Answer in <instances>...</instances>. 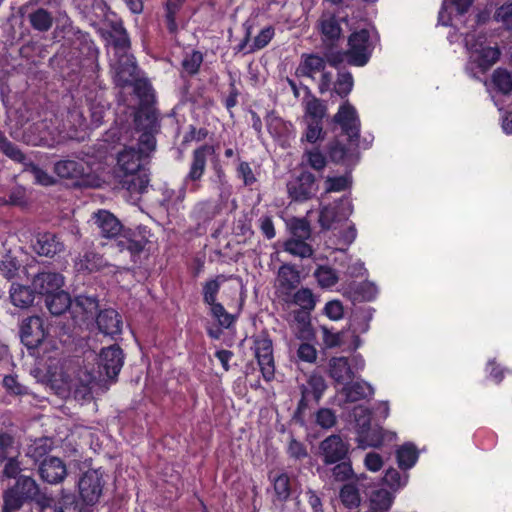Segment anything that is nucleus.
I'll list each match as a JSON object with an SVG mask.
<instances>
[{
	"label": "nucleus",
	"mask_w": 512,
	"mask_h": 512,
	"mask_svg": "<svg viewBox=\"0 0 512 512\" xmlns=\"http://www.w3.org/2000/svg\"><path fill=\"white\" fill-rule=\"evenodd\" d=\"M326 388L327 385L325 379L318 374L311 375L307 383L301 386V390L307 391L308 395H310L316 402L320 400Z\"/></svg>",
	"instance_id": "41"
},
{
	"label": "nucleus",
	"mask_w": 512,
	"mask_h": 512,
	"mask_svg": "<svg viewBox=\"0 0 512 512\" xmlns=\"http://www.w3.org/2000/svg\"><path fill=\"white\" fill-rule=\"evenodd\" d=\"M135 131L139 134L138 142L144 151L156 150V135L160 130L158 113L151 106H142L134 114Z\"/></svg>",
	"instance_id": "3"
},
{
	"label": "nucleus",
	"mask_w": 512,
	"mask_h": 512,
	"mask_svg": "<svg viewBox=\"0 0 512 512\" xmlns=\"http://www.w3.org/2000/svg\"><path fill=\"white\" fill-rule=\"evenodd\" d=\"M349 447V443L345 442L340 435L332 434L328 436L319 446L323 463L330 465L346 460L348 458Z\"/></svg>",
	"instance_id": "12"
},
{
	"label": "nucleus",
	"mask_w": 512,
	"mask_h": 512,
	"mask_svg": "<svg viewBox=\"0 0 512 512\" xmlns=\"http://www.w3.org/2000/svg\"><path fill=\"white\" fill-rule=\"evenodd\" d=\"M57 512H83L82 504L72 494L64 495L59 502Z\"/></svg>",
	"instance_id": "63"
},
{
	"label": "nucleus",
	"mask_w": 512,
	"mask_h": 512,
	"mask_svg": "<svg viewBox=\"0 0 512 512\" xmlns=\"http://www.w3.org/2000/svg\"><path fill=\"white\" fill-rule=\"evenodd\" d=\"M0 152L11 160L27 165V157L22 153L17 145L12 143L6 136L0 133Z\"/></svg>",
	"instance_id": "46"
},
{
	"label": "nucleus",
	"mask_w": 512,
	"mask_h": 512,
	"mask_svg": "<svg viewBox=\"0 0 512 512\" xmlns=\"http://www.w3.org/2000/svg\"><path fill=\"white\" fill-rule=\"evenodd\" d=\"M111 63L114 81L120 87L132 85L138 79V67L132 54H119Z\"/></svg>",
	"instance_id": "9"
},
{
	"label": "nucleus",
	"mask_w": 512,
	"mask_h": 512,
	"mask_svg": "<svg viewBox=\"0 0 512 512\" xmlns=\"http://www.w3.org/2000/svg\"><path fill=\"white\" fill-rule=\"evenodd\" d=\"M31 284L37 294L47 297L62 288L64 277L57 272H40L33 277Z\"/></svg>",
	"instance_id": "19"
},
{
	"label": "nucleus",
	"mask_w": 512,
	"mask_h": 512,
	"mask_svg": "<svg viewBox=\"0 0 512 512\" xmlns=\"http://www.w3.org/2000/svg\"><path fill=\"white\" fill-rule=\"evenodd\" d=\"M185 0H168L166 3V23L170 33L174 34L178 30L175 16L181 9Z\"/></svg>",
	"instance_id": "56"
},
{
	"label": "nucleus",
	"mask_w": 512,
	"mask_h": 512,
	"mask_svg": "<svg viewBox=\"0 0 512 512\" xmlns=\"http://www.w3.org/2000/svg\"><path fill=\"white\" fill-rule=\"evenodd\" d=\"M154 151H144L143 145L137 141V149L133 146L125 147L118 153L117 167L121 175L145 170L144 162Z\"/></svg>",
	"instance_id": "5"
},
{
	"label": "nucleus",
	"mask_w": 512,
	"mask_h": 512,
	"mask_svg": "<svg viewBox=\"0 0 512 512\" xmlns=\"http://www.w3.org/2000/svg\"><path fill=\"white\" fill-rule=\"evenodd\" d=\"M304 157L307 160L308 165L315 171H322L327 165L326 156L318 149L306 150Z\"/></svg>",
	"instance_id": "57"
},
{
	"label": "nucleus",
	"mask_w": 512,
	"mask_h": 512,
	"mask_svg": "<svg viewBox=\"0 0 512 512\" xmlns=\"http://www.w3.org/2000/svg\"><path fill=\"white\" fill-rule=\"evenodd\" d=\"M306 125V130L301 137V141L314 144L319 140H323L325 133L323 131V122L303 121Z\"/></svg>",
	"instance_id": "51"
},
{
	"label": "nucleus",
	"mask_w": 512,
	"mask_h": 512,
	"mask_svg": "<svg viewBox=\"0 0 512 512\" xmlns=\"http://www.w3.org/2000/svg\"><path fill=\"white\" fill-rule=\"evenodd\" d=\"M326 67L325 59L316 54H303L296 69L297 76L314 79V75Z\"/></svg>",
	"instance_id": "29"
},
{
	"label": "nucleus",
	"mask_w": 512,
	"mask_h": 512,
	"mask_svg": "<svg viewBox=\"0 0 512 512\" xmlns=\"http://www.w3.org/2000/svg\"><path fill=\"white\" fill-rule=\"evenodd\" d=\"M496 21L501 22L506 29L512 30V4L502 5L494 15Z\"/></svg>",
	"instance_id": "64"
},
{
	"label": "nucleus",
	"mask_w": 512,
	"mask_h": 512,
	"mask_svg": "<svg viewBox=\"0 0 512 512\" xmlns=\"http://www.w3.org/2000/svg\"><path fill=\"white\" fill-rule=\"evenodd\" d=\"M352 178L350 174L340 176H327L324 180V192H342L351 187Z\"/></svg>",
	"instance_id": "42"
},
{
	"label": "nucleus",
	"mask_w": 512,
	"mask_h": 512,
	"mask_svg": "<svg viewBox=\"0 0 512 512\" xmlns=\"http://www.w3.org/2000/svg\"><path fill=\"white\" fill-rule=\"evenodd\" d=\"M13 455H20V447L14 436L0 430V465Z\"/></svg>",
	"instance_id": "38"
},
{
	"label": "nucleus",
	"mask_w": 512,
	"mask_h": 512,
	"mask_svg": "<svg viewBox=\"0 0 512 512\" xmlns=\"http://www.w3.org/2000/svg\"><path fill=\"white\" fill-rule=\"evenodd\" d=\"M329 375L339 384H346L354 378V372L346 357H333L329 361Z\"/></svg>",
	"instance_id": "28"
},
{
	"label": "nucleus",
	"mask_w": 512,
	"mask_h": 512,
	"mask_svg": "<svg viewBox=\"0 0 512 512\" xmlns=\"http://www.w3.org/2000/svg\"><path fill=\"white\" fill-rule=\"evenodd\" d=\"M94 224L101 237L112 239L120 252L128 251L132 257L143 251L147 240L140 233L125 229L119 219L108 210H99L93 215Z\"/></svg>",
	"instance_id": "1"
},
{
	"label": "nucleus",
	"mask_w": 512,
	"mask_h": 512,
	"mask_svg": "<svg viewBox=\"0 0 512 512\" xmlns=\"http://www.w3.org/2000/svg\"><path fill=\"white\" fill-rule=\"evenodd\" d=\"M340 394L344 396L346 403H354L372 397L374 388L365 381H349L342 387Z\"/></svg>",
	"instance_id": "25"
},
{
	"label": "nucleus",
	"mask_w": 512,
	"mask_h": 512,
	"mask_svg": "<svg viewBox=\"0 0 512 512\" xmlns=\"http://www.w3.org/2000/svg\"><path fill=\"white\" fill-rule=\"evenodd\" d=\"M54 172L64 179L73 181L77 185H86V177L90 174L89 166L82 160H60L54 165Z\"/></svg>",
	"instance_id": "14"
},
{
	"label": "nucleus",
	"mask_w": 512,
	"mask_h": 512,
	"mask_svg": "<svg viewBox=\"0 0 512 512\" xmlns=\"http://www.w3.org/2000/svg\"><path fill=\"white\" fill-rule=\"evenodd\" d=\"M28 20L33 29L46 32L53 24L54 17L51 12L44 8H38L28 15Z\"/></svg>",
	"instance_id": "36"
},
{
	"label": "nucleus",
	"mask_w": 512,
	"mask_h": 512,
	"mask_svg": "<svg viewBox=\"0 0 512 512\" xmlns=\"http://www.w3.org/2000/svg\"><path fill=\"white\" fill-rule=\"evenodd\" d=\"M80 496L87 505L98 502L103 489L102 473L90 469L83 473L78 482Z\"/></svg>",
	"instance_id": "11"
},
{
	"label": "nucleus",
	"mask_w": 512,
	"mask_h": 512,
	"mask_svg": "<svg viewBox=\"0 0 512 512\" xmlns=\"http://www.w3.org/2000/svg\"><path fill=\"white\" fill-rule=\"evenodd\" d=\"M371 502L376 509L386 511L390 508L393 502V497L390 492L381 489L373 493Z\"/></svg>",
	"instance_id": "62"
},
{
	"label": "nucleus",
	"mask_w": 512,
	"mask_h": 512,
	"mask_svg": "<svg viewBox=\"0 0 512 512\" xmlns=\"http://www.w3.org/2000/svg\"><path fill=\"white\" fill-rule=\"evenodd\" d=\"M35 293L34 289L14 283L10 288V299L14 306L27 308L33 303Z\"/></svg>",
	"instance_id": "34"
},
{
	"label": "nucleus",
	"mask_w": 512,
	"mask_h": 512,
	"mask_svg": "<svg viewBox=\"0 0 512 512\" xmlns=\"http://www.w3.org/2000/svg\"><path fill=\"white\" fill-rule=\"evenodd\" d=\"M493 82L495 86L505 94L512 91V76L506 70H495L493 73Z\"/></svg>",
	"instance_id": "59"
},
{
	"label": "nucleus",
	"mask_w": 512,
	"mask_h": 512,
	"mask_svg": "<svg viewBox=\"0 0 512 512\" xmlns=\"http://www.w3.org/2000/svg\"><path fill=\"white\" fill-rule=\"evenodd\" d=\"M203 62V55L200 51H192L186 54L182 60V73L189 76L198 73L199 68Z\"/></svg>",
	"instance_id": "53"
},
{
	"label": "nucleus",
	"mask_w": 512,
	"mask_h": 512,
	"mask_svg": "<svg viewBox=\"0 0 512 512\" xmlns=\"http://www.w3.org/2000/svg\"><path fill=\"white\" fill-rule=\"evenodd\" d=\"M227 280L225 275H217L214 279L208 280L203 286V301L211 305L216 303V296L220 290V286Z\"/></svg>",
	"instance_id": "47"
},
{
	"label": "nucleus",
	"mask_w": 512,
	"mask_h": 512,
	"mask_svg": "<svg viewBox=\"0 0 512 512\" xmlns=\"http://www.w3.org/2000/svg\"><path fill=\"white\" fill-rule=\"evenodd\" d=\"M328 155L332 162L336 164H344L347 166L354 165L358 160V155L345 147L339 141H333L328 147Z\"/></svg>",
	"instance_id": "30"
},
{
	"label": "nucleus",
	"mask_w": 512,
	"mask_h": 512,
	"mask_svg": "<svg viewBox=\"0 0 512 512\" xmlns=\"http://www.w3.org/2000/svg\"><path fill=\"white\" fill-rule=\"evenodd\" d=\"M384 440V434L381 427L371 425L368 429H365L363 433L357 436L358 445L361 448L366 447H379L382 445Z\"/></svg>",
	"instance_id": "37"
},
{
	"label": "nucleus",
	"mask_w": 512,
	"mask_h": 512,
	"mask_svg": "<svg viewBox=\"0 0 512 512\" xmlns=\"http://www.w3.org/2000/svg\"><path fill=\"white\" fill-rule=\"evenodd\" d=\"M353 85L354 80L350 72H339L337 75V79L334 82L331 95L336 94L340 98H346L352 91Z\"/></svg>",
	"instance_id": "44"
},
{
	"label": "nucleus",
	"mask_w": 512,
	"mask_h": 512,
	"mask_svg": "<svg viewBox=\"0 0 512 512\" xmlns=\"http://www.w3.org/2000/svg\"><path fill=\"white\" fill-rule=\"evenodd\" d=\"M303 121L323 122L327 114L326 102L314 96L306 87V96L302 100Z\"/></svg>",
	"instance_id": "21"
},
{
	"label": "nucleus",
	"mask_w": 512,
	"mask_h": 512,
	"mask_svg": "<svg viewBox=\"0 0 512 512\" xmlns=\"http://www.w3.org/2000/svg\"><path fill=\"white\" fill-rule=\"evenodd\" d=\"M74 318L85 322L92 319L98 311V300L95 297L79 295L71 305Z\"/></svg>",
	"instance_id": "26"
},
{
	"label": "nucleus",
	"mask_w": 512,
	"mask_h": 512,
	"mask_svg": "<svg viewBox=\"0 0 512 512\" xmlns=\"http://www.w3.org/2000/svg\"><path fill=\"white\" fill-rule=\"evenodd\" d=\"M124 363V354L118 345L103 348L98 356L99 377L114 380Z\"/></svg>",
	"instance_id": "7"
},
{
	"label": "nucleus",
	"mask_w": 512,
	"mask_h": 512,
	"mask_svg": "<svg viewBox=\"0 0 512 512\" xmlns=\"http://www.w3.org/2000/svg\"><path fill=\"white\" fill-rule=\"evenodd\" d=\"M369 32L361 30L350 35L348 39L349 49L348 63L354 66H364L370 57L371 49Z\"/></svg>",
	"instance_id": "10"
},
{
	"label": "nucleus",
	"mask_w": 512,
	"mask_h": 512,
	"mask_svg": "<svg viewBox=\"0 0 512 512\" xmlns=\"http://www.w3.org/2000/svg\"><path fill=\"white\" fill-rule=\"evenodd\" d=\"M119 183L122 188L128 190L130 193L142 194L146 192L149 184V175L146 170L139 172L118 174Z\"/></svg>",
	"instance_id": "27"
},
{
	"label": "nucleus",
	"mask_w": 512,
	"mask_h": 512,
	"mask_svg": "<svg viewBox=\"0 0 512 512\" xmlns=\"http://www.w3.org/2000/svg\"><path fill=\"white\" fill-rule=\"evenodd\" d=\"M277 281L281 291L289 294L300 283V274L293 266L284 264L278 270Z\"/></svg>",
	"instance_id": "33"
},
{
	"label": "nucleus",
	"mask_w": 512,
	"mask_h": 512,
	"mask_svg": "<svg viewBox=\"0 0 512 512\" xmlns=\"http://www.w3.org/2000/svg\"><path fill=\"white\" fill-rule=\"evenodd\" d=\"M110 43L115 49V56L128 53L130 49V39L126 29L121 25H114L110 33Z\"/></svg>",
	"instance_id": "35"
},
{
	"label": "nucleus",
	"mask_w": 512,
	"mask_h": 512,
	"mask_svg": "<svg viewBox=\"0 0 512 512\" xmlns=\"http://www.w3.org/2000/svg\"><path fill=\"white\" fill-rule=\"evenodd\" d=\"M254 352L264 379L272 380L275 374L273 344L267 334H259L255 337Z\"/></svg>",
	"instance_id": "8"
},
{
	"label": "nucleus",
	"mask_w": 512,
	"mask_h": 512,
	"mask_svg": "<svg viewBox=\"0 0 512 512\" xmlns=\"http://www.w3.org/2000/svg\"><path fill=\"white\" fill-rule=\"evenodd\" d=\"M340 498L342 503L347 507H356L360 503V496L356 486L346 484L340 491Z\"/></svg>",
	"instance_id": "58"
},
{
	"label": "nucleus",
	"mask_w": 512,
	"mask_h": 512,
	"mask_svg": "<svg viewBox=\"0 0 512 512\" xmlns=\"http://www.w3.org/2000/svg\"><path fill=\"white\" fill-rule=\"evenodd\" d=\"M274 36V29L271 26L265 27L260 33L254 38L252 44H250L247 52H255L268 45Z\"/></svg>",
	"instance_id": "60"
},
{
	"label": "nucleus",
	"mask_w": 512,
	"mask_h": 512,
	"mask_svg": "<svg viewBox=\"0 0 512 512\" xmlns=\"http://www.w3.org/2000/svg\"><path fill=\"white\" fill-rule=\"evenodd\" d=\"M96 377L86 368H79L75 377L71 380L69 388L73 390L74 397L86 400L91 397V384Z\"/></svg>",
	"instance_id": "23"
},
{
	"label": "nucleus",
	"mask_w": 512,
	"mask_h": 512,
	"mask_svg": "<svg viewBox=\"0 0 512 512\" xmlns=\"http://www.w3.org/2000/svg\"><path fill=\"white\" fill-rule=\"evenodd\" d=\"M215 154V147L204 144L193 150L189 164V170L179 190V197L184 198L186 191L197 192L201 188V181L207 167V160Z\"/></svg>",
	"instance_id": "2"
},
{
	"label": "nucleus",
	"mask_w": 512,
	"mask_h": 512,
	"mask_svg": "<svg viewBox=\"0 0 512 512\" xmlns=\"http://www.w3.org/2000/svg\"><path fill=\"white\" fill-rule=\"evenodd\" d=\"M52 442L49 438L42 437L35 439L26 450V456L38 462L51 450Z\"/></svg>",
	"instance_id": "39"
},
{
	"label": "nucleus",
	"mask_w": 512,
	"mask_h": 512,
	"mask_svg": "<svg viewBox=\"0 0 512 512\" xmlns=\"http://www.w3.org/2000/svg\"><path fill=\"white\" fill-rule=\"evenodd\" d=\"M333 122L338 124L342 132L350 141H357L360 133V120L356 109L345 101L333 117Z\"/></svg>",
	"instance_id": "13"
},
{
	"label": "nucleus",
	"mask_w": 512,
	"mask_h": 512,
	"mask_svg": "<svg viewBox=\"0 0 512 512\" xmlns=\"http://www.w3.org/2000/svg\"><path fill=\"white\" fill-rule=\"evenodd\" d=\"M45 305L52 315L59 316L71 308L72 300L67 292L60 289L45 297Z\"/></svg>",
	"instance_id": "31"
},
{
	"label": "nucleus",
	"mask_w": 512,
	"mask_h": 512,
	"mask_svg": "<svg viewBox=\"0 0 512 512\" xmlns=\"http://www.w3.org/2000/svg\"><path fill=\"white\" fill-rule=\"evenodd\" d=\"M352 204L347 198L324 206L319 215V224L325 230L336 229L337 225L346 221L352 214Z\"/></svg>",
	"instance_id": "6"
},
{
	"label": "nucleus",
	"mask_w": 512,
	"mask_h": 512,
	"mask_svg": "<svg viewBox=\"0 0 512 512\" xmlns=\"http://www.w3.org/2000/svg\"><path fill=\"white\" fill-rule=\"evenodd\" d=\"M287 191L295 201L308 200L317 191L316 177L311 172L303 171L287 183Z\"/></svg>",
	"instance_id": "15"
},
{
	"label": "nucleus",
	"mask_w": 512,
	"mask_h": 512,
	"mask_svg": "<svg viewBox=\"0 0 512 512\" xmlns=\"http://www.w3.org/2000/svg\"><path fill=\"white\" fill-rule=\"evenodd\" d=\"M484 41L483 35L475 33L467 34L465 37V45L471 51V57L482 70H487L499 59L500 51L497 47L484 46Z\"/></svg>",
	"instance_id": "4"
},
{
	"label": "nucleus",
	"mask_w": 512,
	"mask_h": 512,
	"mask_svg": "<svg viewBox=\"0 0 512 512\" xmlns=\"http://www.w3.org/2000/svg\"><path fill=\"white\" fill-rule=\"evenodd\" d=\"M292 302L299 306V309L312 311L316 305V299L309 288H301L293 295Z\"/></svg>",
	"instance_id": "52"
},
{
	"label": "nucleus",
	"mask_w": 512,
	"mask_h": 512,
	"mask_svg": "<svg viewBox=\"0 0 512 512\" xmlns=\"http://www.w3.org/2000/svg\"><path fill=\"white\" fill-rule=\"evenodd\" d=\"M98 329L104 335L115 336L122 331V319L119 313L114 309H105L101 311L96 319Z\"/></svg>",
	"instance_id": "24"
},
{
	"label": "nucleus",
	"mask_w": 512,
	"mask_h": 512,
	"mask_svg": "<svg viewBox=\"0 0 512 512\" xmlns=\"http://www.w3.org/2000/svg\"><path fill=\"white\" fill-rule=\"evenodd\" d=\"M213 182L218 190L219 200L221 202H227L232 194V187L228 183L225 172L220 166L215 168V179Z\"/></svg>",
	"instance_id": "49"
},
{
	"label": "nucleus",
	"mask_w": 512,
	"mask_h": 512,
	"mask_svg": "<svg viewBox=\"0 0 512 512\" xmlns=\"http://www.w3.org/2000/svg\"><path fill=\"white\" fill-rule=\"evenodd\" d=\"M43 319L39 316L25 318L20 326L22 343L29 349L38 347L45 339Z\"/></svg>",
	"instance_id": "16"
},
{
	"label": "nucleus",
	"mask_w": 512,
	"mask_h": 512,
	"mask_svg": "<svg viewBox=\"0 0 512 512\" xmlns=\"http://www.w3.org/2000/svg\"><path fill=\"white\" fill-rule=\"evenodd\" d=\"M286 252L300 258H309L313 255L311 245L305 242V239L291 238L284 244Z\"/></svg>",
	"instance_id": "43"
},
{
	"label": "nucleus",
	"mask_w": 512,
	"mask_h": 512,
	"mask_svg": "<svg viewBox=\"0 0 512 512\" xmlns=\"http://www.w3.org/2000/svg\"><path fill=\"white\" fill-rule=\"evenodd\" d=\"M417 458L418 451L411 443L404 444L397 450V462L401 469H410L416 463Z\"/></svg>",
	"instance_id": "40"
},
{
	"label": "nucleus",
	"mask_w": 512,
	"mask_h": 512,
	"mask_svg": "<svg viewBox=\"0 0 512 512\" xmlns=\"http://www.w3.org/2000/svg\"><path fill=\"white\" fill-rule=\"evenodd\" d=\"M41 478L50 483L57 484L64 480L67 471L63 461L57 457H49L42 461L39 467Z\"/></svg>",
	"instance_id": "22"
},
{
	"label": "nucleus",
	"mask_w": 512,
	"mask_h": 512,
	"mask_svg": "<svg viewBox=\"0 0 512 512\" xmlns=\"http://www.w3.org/2000/svg\"><path fill=\"white\" fill-rule=\"evenodd\" d=\"M3 512H16L26 502L25 499L20 497L17 489L9 488L3 494Z\"/></svg>",
	"instance_id": "54"
},
{
	"label": "nucleus",
	"mask_w": 512,
	"mask_h": 512,
	"mask_svg": "<svg viewBox=\"0 0 512 512\" xmlns=\"http://www.w3.org/2000/svg\"><path fill=\"white\" fill-rule=\"evenodd\" d=\"M274 493L278 501H286L291 493L290 479L287 474L282 473L275 476L273 479Z\"/></svg>",
	"instance_id": "50"
},
{
	"label": "nucleus",
	"mask_w": 512,
	"mask_h": 512,
	"mask_svg": "<svg viewBox=\"0 0 512 512\" xmlns=\"http://www.w3.org/2000/svg\"><path fill=\"white\" fill-rule=\"evenodd\" d=\"M14 489L20 494V497L26 501H35L41 507H50L53 504V498L41 492L36 481L29 476H20Z\"/></svg>",
	"instance_id": "17"
},
{
	"label": "nucleus",
	"mask_w": 512,
	"mask_h": 512,
	"mask_svg": "<svg viewBox=\"0 0 512 512\" xmlns=\"http://www.w3.org/2000/svg\"><path fill=\"white\" fill-rule=\"evenodd\" d=\"M371 410L364 406H355L351 412V417L355 422L357 435L363 433L371 424Z\"/></svg>",
	"instance_id": "45"
},
{
	"label": "nucleus",
	"mask_w": 512,
	"mask_h": 512,
	"mask_svg": "<svg viewBox=\"0 0 512 512\" xmlns=\"http://www.w3.org/2000/svg\"><path fill=\"white\" fill-rule=\"evenodd\" d=\"M32 247L38 255L49 258H53L65 250L64 242L52 232L38 233Z\"/></svg>",
	"instance_id": "18"
},
{
	"label": "nucleus",
	"mask_w": 512,
	"mask_h": 512,
	"mask_svg": "<svg viewBox=\"0 0 512 512\" xmlns=\"http://www.w3.org/2000/svg\"><path fill=\"white\" fill-rule=\"evenodd\" d=\"M211 315L215 318L221 328L228 329L235 321V316L228 313L224 306L218 302L209 305Z\"/></svg>",
	"instance_id": "55"
},
{
	"label": "nucleus",
	"mask_w": 512,
	"mask_h": 512,
	"mask_svg": "<svg viewBox=\"0 0 512 512\" xmlns=\"http://www.w3.org/2000/svg\"><path fill=\"white\" fill-rule=\"evenodd\" d=\"M318 29L322 40L327 45H333L341 37V19L331 11H324L318 20Z\"/></svg>",
	"instance_id": "20"
},
{
	"label": "nucleus",
	"mask_w": 512,
	"mask_h": 512,
	"mask_svg": "<svg viewBox=\"0 0 512 512\" xmlns=\"http://www.w3.org/2000/svg\"><path fill=\"white\" fill-rule=\"evenodd\" d=\"M314 277L322 288L332 287L339 280L337 271L329 266H319L314 272Z\"/></svg>",
	"instance_id": "48"
},
{
	"label": "nucleus",
	"mask_w": 512,
	"mask_h": 512,
	"mask_svg": "<svg viewBox=\"0 0 512 512\" xmlns=\"http://www.w3.org/2000/svg\"><path fill=\"white\" fill-rule=\"evenodd\" d=\"M332 477L337 482H343L350 479L353 475V469L350 461H340L331 469Z\"/></svg>",
	"instance_id": "61"
},
{
	"label": "nucleus",
	"mask_w": 512,
	"mask_h": 512,
	"mask_svg": "<svg viewBox=\"0 0 512 512\" xmlns=\"http://www.w3.org/2000/svg\"><path fill=\"white\" fill-rule=\"evenodd\" d=\"M106 266V261L102 255L94 251H86L80 255L76 262L75 268L79 272H95Z\"/></svg>",
	"instance_id": "32"
}]
</instances>
